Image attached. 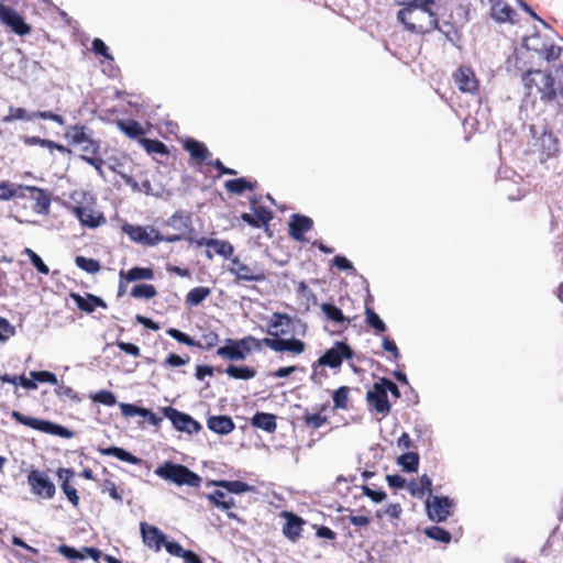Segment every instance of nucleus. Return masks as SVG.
I'll list each match as a JSON object with an SVG mask.
<instances>
[{"label": "nucleus", "mask_w": 563, "mask_h": 563, "mask_svg": "<svg viewBox=\"0 0 563 563\" xmlns=\"http://www.w3.org/2000/svg\"><path fill=\"white\" fill-rule=\"evenodd\" d=\"M56 475L60 479V488L67 500L77 508L79 506L80 498L77 489L70 484V479L75 476V471L73 468L59 467Z\"/></svg>", "instance_id": "nucleus-19"}, {"label": "nucleus", "mask_w": 563, "mask_h": 563, "mask_svg": "<svg viewBox=\"0 0 563 563\" xmlns=\"http://www.w3.org/2000/svg\"><path fill=\"white\" fill-rule=\"evenodd\" d=\"M155 475L162 479L173 483L177 486L199 487L202 478L199 474L191 471L184 464L165 461L154 471Z\"/></svg>", "instance_id": "nucleus-1"}, {"label": "nucleus", "mask_w": 563, "mask_h": 563, "mask_svg": "<svg viewBox=\"0 0 563 563\" xmlns=\"http://www.w3.org/2000/svg\"><path fill=\"white\" fill-rule=\"evenodd\" d=\"M157 295V290L152 284H136L131 289V296L135 299L150 300Z\"/></svg>", "instance_id": "nucleus-47"}, {"label": "nucleus", "mask_w": 563, "mask_h": 563, "mask_svg": "<svg viewBox=\"0 0 563 563\" xmlns=\"http://www.w3.org/2000/svg\"><path fill=\"white\" fill-rule=\"evenodd\" d=\"M434 30L442 33L452 45L459 47V43L461 42L462 38L461 32L453 23L449 21H445L442 24H440L437 14L435 16H432L430 19V23L427 25H411V32L417 34H427Z\"/></svg>", "instance_id": "nucleus-6"}, {"label": "nucleus", "mask_w": 563, "mask_h": 563, "mask_svg": "<svg viewBox=\"0 0 563 563\" xmlns=\"http://www.w3.org/2000/svg\"><path fill=\"white\" fill-rule=\"evenodd\" d=\"M5 2L10 3L11 0L0 1V22L10 27L16 35L23 36L29 34L32 30L31 26L18 11L5 4Z\"/></svg>", "instance_id": "nucleus-8"}, {"label": "nucleus", "mask_w": 563, "mask_h": 563, "mask_svg": "<svg viewBox=\"0 0 563 563\" xmlns=\"http://www.w3.org/2000/svg\"><path fill=\"white\" fill-rule=\"evenodd\" d=\"M30 375L36 380V384L46 383L56 386L58 383L56 374L49 371H32Z\"/></svg>", "instance_id": "nucleus-59"}, {"label": "nucleus", "mask_w": 563, "mask_h": 563, "mask_svg": "<svg viewBox=\"0 0 563 563\" xmlns=\"http://www.w3.org/2000/svg\"><path fill=\"white\" fill-rule=\"evenodd\" d=\"M75 264L78 268L89 273L96 274L101 269V264L98 260L78 255L75 257Z\"/></svg>", "instance_id": "nucleus-50"}, {"label": "nucleus", "mask_w": 563, "mask_h": 563, "mask_svg": "<svg viewBox=\"0 0 563 563\" xmlns=\"http://www.w3.org/2000/svg\"><path fill=\"white\" fill-rule=\"evenodd\" d=\"M15 120L33 121L35 120L34 111L30 112L25 108L9 107V112L2 118L3 123H11Z\"/></svg>", "instance_id": "nucleus-46"}, {"label": "nucleus", "mask_w": 563, "mask_h": 563, "mask_svg": "<svg viewBox=\"0 0 563 563\" xmlns=\"http://www.w3.org/2000/svg\"><path fill=\"white\" fill-rule=\"evenodd\" d=\"M24 187L19 185L16 186L10 181L0 183V200H10L18 196V190H22Z\"/></svg>", "instance_id": "nucleus-55"}, {"label": "nucleus", "mask_w": 563, "mask_h": 563, "mask_svg": "<svg viewBox=\"0 0 563 563\" xmlns=\"http://www.w3.org/2000/svg\"><path fill=\"white\" fill-rule=\"evenodd\" d=\"M201 338V346L197 347L205 351H210L211 349L216 347L220 341L219 334L213 330L203 332Z\"/></svg>", "instance_id": "nucleus-58"}, {"label": "nucleus", "mask_w": 563, "mask_h": 563, "mask_svg": "<svg viewBox=\"0 0 563 563\" xmlns=\"http://www.w3.org/2000/svg\"><path fill=\"white\" fill-rule=\"evenodd\" d=\"M302 420H303L306 426L312 427L314 429H318V428H320L321 426H323L324 423L328 422V418L325 416H322L319 412H317V413L306 412L302 416Z\"/></svg>", "instance_id": "nucleus-61"}, {"label": "nucleus", "mask_w": 563, "mask_h": 563, "mask_svg": "<svg viewBox=\"0 0 563 563\" xmlns=\"http://www.w3.org/2000/svg\"><path fill=\"white\" fill-rule=\"evenodd\" d=\"M228 272L235 276V282H264L266 279V271L255 262L253 265H246L239 257L231 258V265Z\"/></svg>", "instance_id": "nucleus-4"}, {"label": "nucleus", "mask_w": 563, "mask_h": 563, "mask_svg": "<svg viewBox=\"0 0 563 563\" xmlns=\"http://www.w3.org/2000/svg\"><path fill=\"white\" fill-rule=\"evenodd\" d=\"M283 516L286 519L283 526V534L291 542H297L301 537L302 526L306 521L291 511H283Z\"/></svg>", "instance_id": "nucleus-21"}, {"label": "nucleus", "mask_w": 563, "mask_h": 563, "mask_svg": "<svg viewBox=\"0 0 563 563\" xmlns=\"http://www.w3.org/2000/svg\"><path fill=\"white\" fill-rule=\"evenodd\" d=\"M207 499L218 509L225 510L227 516L230 519L239 520L238 516L234 512H230L229 510L235 507V500L233 497L228 496L227 492L221 489H216L210 494L206 495Z\"/></svg>", "instance_id": "nucleus-24"}, {"label": "nucleus", "mask_w": 563, "mask_h": 563, "mask_svg": "<svg viewBox=\"0 0 563 563\" xmlns=\"http://www.w3.org/2000/svg\"><path fill=\"white\" fill-rule=\"evenodd\" d=\"M530 132L534 139L538 140L540 152L542 155L541 161L554 157L560 153V140L553 134L551 130L544 129L540 136L534 125L530 128Z\"/></svg>", "instance_id": "nucleus-11"}, {"label": "nucleus", "mask_w": 563, "mask_h": 563, "mask_svg": "<svg viewBox=\"0 0 563 563\" xmlns=\"http://www.w3.org/2000/svg\"><path fill=\"white\" fill-rule=\"evenodd\" d=\"M183 147L189 153L190 157L198 163L207 162L210 156V152L206 144L194 137H187L183 142Z\"/></svg>", "instance_id": "nucleus-31"}, {"label": "nucleus", "mask_w": 563, "mask_h": 563, "mask_svg": "<svg viewBox=\"0 0 563 563\" xmlns=\"http://www.w3.org/2000/svg\"><path fill=\"white\" fill-rule=\"evenodd\" d=\"M186 241H188L189 243H195L197 246L212 247L218 255L224 257L225 260L233 258L232 255L234 253V247L229 241L205 236H201L199 239L186 236Z\"/></svg>", "instance_id": "nucleus-13"}, {"label": "nucleus", "mask_w": 563, "mask_h": 563, "mask_svg": "<svg viewBox=\"0 0 563 563\" xmlns=\"http://www.w3.org/2000/svg\"><path fill=\"white\" fill-rule=\"evenodd\" d=\"M428 517L435 522H443L452 515L453 500L448 496H433L432 503H426Z\"/></svg>", "instance_id": "nucleus-12"}, {"label": "nucleus", "mask_w": 563, "mask_h": 563, "mask_svg": "<svg viewBox=\"0 0 563 563\" xmlns=\"http://www.w3.org/2000/svg\"><path fill=\"white\" fill-rule=\"evenodd\" d=\"M361 488L363 495L368 497L375 504L383 503L387 498V495L383 489L375 490L367 485H363Z\"/></svg>", "instance_id": "nucleus-64"}, {"label": "nucleus", "mask_w": 563, "mask_h": 563, "mask_svg": "<svg viewBox=\"0 0 563 563\" xmlns=\"http://www.w3.org/2000/svg\"><path fill=\"white\" fill-rule=\"evenodd\" d=\"M122 230L125 234L129 235V238L133 242L142 244V245H146L147 234H148V232L146 231V228L141 227V225H133V224L125 223L122 227Z\"/></svg>", "instance_id": "nucleus-45"}, {"label": "nucleus", "mask_w": 563, "mask_h": 563, "mask_svg": "<svg viewBox=\"0 0 563 563\" xmlns=\"http://www.w3.org/2000/svg\"><path fill=\"white\" fill-rule=\"evenodd\" d=\"M353 356L354 351L346 341H336L332 347L325 350L316 361V365L331 369H340L343 361L351 360Z\"/></svg>", "instance_id": "nucleus-3"}, {"label": "nucleus", "mask_w": 563, "mask_h": 563, "mask_svg": "<svg viewBox=\"0 0 563 563\" xmlns=\"http://www.w3.org/2000/svg\"><path fill=\"white\" fill-rule=\"evenodd\" d=\"M277 417L274 413L256 411L251 418V424L265 432L273 433L277 429Z\"/></svg>", "instance_id": "nucleus-33"}, {"label": "nucleus", "mask_w": 563, "mask_h": 563, "mask_svg": "<svg viewBox=\"0 0 563 563\" xmlns=\"http://www.w3.org/2000/svg\"><path fill=\"white\" fill-rule=\"evenodd\" d=\"M11 418L20 424L26 426L33 430L41 431L46 434L56 435L63 439H70L74 437V432L62 424L49 420L25 416L18 410L11 411Z\"/></svg>", "instance_id": "nucleus-2"}, {"label": "nucleus", "mask_w": 563, "mask_h": 563, "mask_svg": "<svg viewBox=\"0 0 563 563\" xmlns=\"http://www.w3.org/2000/svg\"><path fill=\"white\" fill-rule=\"evenodd\" d=\"M549 41L550 38L543 37L540 32L536 31L532 35L523 37L522 46L540 55L544 52V47Z\"/></svg>", "instance_id": "nucleus-41"}, {"label": "nucleus", "mask_w": 563, "mask_h": 563, "mask_svg": "<svg viewBox=\"0 0 563 563\" xmlns=\"http://www.w3.org/2000/svg\"><path fill=\"white\" fill-rule=\"evenodd\" d=\"M312 228L313 221L310 217L300 213H294L290 216L288 233L292 240L303 242L305 233L310 231Z\"/></svg>", "instance_id": "nucleus-14"}, {"label": "nucleus", "mask_w": 563, "mask_h": 563, "mask_svg": "<svg viewBox=\"0 0 563 563\" xmlns=\"http://www.w3.org/2000/svg\"><path fill=\"white\" fill-rule=\"evenodd\" d=\"M225 189L234 195H242L244 191H253L256 188V181H251L245 177L229 179L224 183Z\"/></svg>", "instance_id": "nucleus-39"}, {"label": "nucleus", "mask_w": 563, "mask_h": 563, "mask_svg": "<svg viewBox=\"0 0 563 563\" xmlns=\"http://www.w3.org/2000/svg\"><path fill=\"white\" fill-rule=\"evenodd\" d=\"M211 294V289L205 286L192 288L186 295L185 302L189 307H196L202 303Z\"/></svg>", "instance_id": "nucleus-44"}, {"label": "nucleus", "mask_w": 563, "mask_h": 563, "mask_svg": "<svg viewBox=\"0 0 563 563\" xmlns=\"http://www.w3.org/2000/svg\"><path fill=\"white\" fill-rule=\"evenodd\" d=\"M101 493H108L110 497L118 504L123 503L122 492H120L117 485L111 479H104L101 484Z\"/></svg>", "instance_id": "nucleus-56"}, {"label": "nucleus", "mask_w": 563, "mask_h": 563, "mask_svg": "<svg viewBox=\"0 0 563 563\" xmlns=\"http://www.w3.org/2000/svg\"><path fill=\"white\" fill-rule=\"evenodd\" d=\"M369 409L384 416L388 415L391 410V404L388 399L386 386L382 384V377L378 382L374 383L373 389L366 393L365 397Z\"/></svg>", "instance_id": "nucleus-10"}, {"label": "nucleus", "mask_w": 563, "mask_h": 563, "mask_svg": "<svg viewBox=\"0 0 563 563\" xmlns=\"http://www.w3.org/2000/svg\"><path fill=\"white\" fill-rule=\"evenodd\" d=\"M432 4H429V10L422 11V8H417V13L408 15L407 23H413L415 26L427 25L430 23V19L435 16V12L432 11Z\"/></svg>", "instance_id": "nucleus-49"}, {"label": "nucleus", "mask_w": 563, "mask_h": 563, "mask_svg": "<svg viewBox=\"0 0 563 563\" xmlns=\"http://www.w3.org/2000/svg\"><path fill=\"white\" fill-rule=\"evenodd\" d=\"M57 552L70 561H75V560L82 561L86 559V555L80 550H78L74 547H70L68 544H60L57 548Z\"/></svg>", "instance_id": "nucleus-57"}, {"label": "nucleus", "mask_w": 563, "mask_h": 563, "mask_svg": "<svg viewBox=\"0 0 563 563\" xmlns=\"http://www.w3.org/2000/svg\"><path fill=\"white\" fill-rule=\"evenodd\" d=\"M398 5L402 9L398 11L397 19L401 22L405 27L411 32V25L413 23H407L408 15L417 13V8H422V11L429 10V4H433L434 0H395Z\"/></svg>", "instance_id": "nucleus-15"}, {"label": "nucleus", "mask_w": 563, "mask_h": 563, "mask_svg": "<svg viewBox=\"0 0 563 563\" xmlns=\"http://www.w3.org/2000/svg\"><path fill=\"white\" fill-rule=\"evenodd\" d=\"M207 428L219 435H227L235 429V423L230 416H210L207 419Z\"/></svg>", "instance_id": "nucleus-27"}, {"label": "nucleus", "mask_w": 563, "mask_h": 563, "mask_svg": "<svg viewBox=\"0 0 563 563\" xmlns=\"http://www.w3.org/2000/svg\"><path fill=\"white\" fill-rule=\"evenodd\" d=\"M208 486H217L219 488L224 489L229 494L241 495L249 492H255L256 488L253 485L247 484L242 481H228V479H219V481H210L208 482Z\"/></svg>", "instance_id": "nucleus-29"}, {"label": "nucleus", "mask_w": 563, "mask_h": 563, "mask_svg": "<svg viewBox=\"0 0 563 563\" xmlns=\"http://www.w3.org/2000/svg\"><path fill=\"white\" fill-rule=\"evenodd\" d=\"M424 534L434 541L445 544L450 543L452 539L450 531L439 526L427 527Z\"/></svg>", "instance_id": "nucleus-48"}, {"label": "nucleus", "mask_w": 563, "mask_h": 563, "mask_svg": "<svg viewBox=\"0 0 563 563\" xmlns=\"http://www.w3.org/2000/svg\"><path fill=\"white\" fill-rule=\"evenodd\" d=\"M350 388L347 386H340L332 394L333 408L334 409H346L349 401Z\"/></svg>", "instance_id": "nucleus-53"}, {"label": "nucleus", "mask_w": 563, "mask_h": 563, "mask_svg": "<svg viewBox=\"0 0 563 563\" xmlns=\"http://www.w3.org/2000/svg\"><path fill=\"white\" fill-rule=\"evenodd\" d=\"M139 144L148 154H159L162 156L169 154L167 145L157 139L141 137L139 139Z\"/></svg>", "instance_id": "nucleus-43"}, {"label": "nucleus", "mask_w": 563, "mask_h": 563, "mask_svg": "<svg viewBox=\"0 0 563 563\" xmlns=\"http://www.w3.org/2000/svg\"><path fill=\"white\" fill-rule=\"evenodd\" d=\"M454 82L463 92H475L477 90V80L470 67L461 66L454 73Z\"/></svg>", "instance_id": "nucleus-25"}, {"label": "nucleus", "mask_w": 563, "mask_h": 563, "mask_svg": "<svg viewBox=\"0 0 563 563\" xmlns=\"http://www.w3.org/2000/svg\"><path fill=\"white\" fill-rule=\"evenodd\" d=\"M253 214L243 212L241 214V220L245 222L247 225L261 229L264 228L265 231L269 230L268 223L273 219V212L266 207L260 206L253 209Z\"/></svg>", "instance_id": "nucleus-16"}, {"label": "nucleus", "mask_w": 563, "mask_h": 563, "mask_svg": "<svg viewBox=\"0 0 563 563\" xmlns=\"http://www.w3.org/2000/svg\"><path fill=\"white\" fill-rule=\"evenodd\" d=\"M117 128L129 139L137 140L144 137L145 129L140 122L133 119H122L117 121Z\"/></svg>", "instance_id": "nucleus-35"}, {"label": "nucleus", "mask_w": 563, "mask_h": 563, "mask_svg": "<svg viewBox=\"0 0 563 563\" xmlns=\"http://www.w3.org/2000/svg\"><path fill=\"white\" fill-rule=\"evenodd\" d=\"M55 394L58 397H64L65 396V397L71 399L75 402H80L81 401V397L78 395V393H76L71 387L65 386L64 384L57 383V385L55 387Z\"/></svg>", "instance_id": "nucleus-63"}, {"label": "nucleus", "mask_w": 563, "mask_h": 563, "mask_svg": "<svg viewBox=\"0 0 563 563\" xmlns=\"http://www.w3.org/2000/svg\"><path fill=\"white\" fill-rule=\"evenodd\" d=\"M97 451L104 456H114L115 459L126 462L132 465H140L143 463V460L128 450L120 448V446H108V448H98Z\"/></svg>", "instance_id": "nucleus-30"}, {"label": "nucleus", "mask_w": 563, "mask_h": 563, "mask_svg": "<svg viewBox=\"0 0 563 563\" xmlns=\"http://www.w3.org/2000/svg\"><path fill=\"white\" fill-rule=\"evenodd\" d=\"M121 276L125 277L128 282L137 280H152L155 277L154 269L152 267L133 266L129 271L121 269Z\"/></svg>", "instance_id": "nucleus-38"}, {"label": "nucleus", "mask_w": 563, "mask_h": 563, "mask_svg": "<svg viewBox=\"0 0 563 563\" xmlns=\"http://www.w3.org/2000/svg\"><path fill=\"white\" fill-rule=\"evenodd\" d=\"M562 51L563 48L561 46L553 44V42L550 40L544 47V52H542L540 56L550 63L560 58Z\"/></svg>", "instance_id": "nucleus-60"}, {"label": "nucleus", "mask_w": 563, "mask_h": 563, "mask_svg": "<svg viewBox=\"0 0 563 563\" xmlns=\"http://www.w3.org/2000/svg\"><path fill=\"white\" fill-rule=\"evenodd\" d=\"M321 311L325 314L327 319L342 325L344 329L347 328L350 319L344 316L343 311L331 302H323L321 305Z\"/></svg>", "instance_id": "nucleus-37"}, {"label": "nucleus", "mask_w": 563, "mask_h": 563, "mask_svg": "<svg viewBox=\"0 0 563 563\" xmlns=\"http://www.w3.org/2000/svg\"><path fill=\"white\" fill-rule=\"evenodd\" d=\"M250 338L242 339H225L224 345L219 346L216 355L230 362L244 361L252 352V346L249 345Z\"/></svg>", "instance_id": "nucleus-5"}, {"label": "nucleus", "mask_w": 563, "mask_h": 563, "mask_svg": "<svg viewBox=\"0 0 563 563\" xmlns=\"http://www.w3.org/2000/svg\"><path fill=\"white\" fill-rule=\"evenodd\" d=\"M168 227H172L176 230H185L189 232H195L192 227L191 214L184 212L183 210H177L173 213L166 221Z\"/></svg>", "instance_id": "nucleus-36"}, {"label": "nucleus", "mask_w": 563, "mask_h": 563, "mask_svg": "<svg viewBox=\"0 0 563 563\" xmlns=\"http://www.w3.org/2000/svg\"><path fill=\"white\" fill-rule=\"evenodd\" d=\"M162 413L172 422L173 427L179 432L195 434L202 429V426L199 421L194 419L189 413L179 411L176 408L163 407Z\"/></svg>", "instance_id": "nucleus-7"}, {"label": "nucleus", "mask_w": 563, "mask_h": 563, "mask_svg": "<svg viewBox=\"0 0 563 563\" xmlns=\"http://www.w3.org/2000/svg\"><path fill=\"white\" fill-rule=\"evenodd\" d=\"M365 318L367 325L373 328L377 333H384L387 330L382 318L368 306L365 308Z\"/></svg>", "instance_id": "nucleus-52"}, {"label": "nucleus", "mask_w": 563, "mask_h": 563, "mask_svg": "<svg viewBox=\"0 0 563 563\" xmlns=\"http://www.w3.org/2000/svg\"><path fill=\"white\" fill-rule=\"evenodd\" d=\"M540 75L542 76V84L537 87L538 91L540 93V100L545 104L552 103L558 98V90L555 88V78L552 76L551 71H549V70H545V71L541 70Z\"/></svg>", "instance_id": "nucleus-26"}, {"label": "nucleus", "mask_w": 563, "mask_h": 563, "mask_svg": "<svg viewBox=\"0 0 563 563\" xmlns=\"http://www.w3.org/2000/svg\"><path fill=\"white\" fill-rule=\"evenodd\" d=\"M74 213L79 222L89 229H96L107 222V219L102 212H95L82 206L74 207Z\"/></svg>", "instance_id": "nucleus-22"}, {"label": "nucleus", "mask_w": 563, "mask_h": 563, "mask_svg": "<svg viewBox=\"0 0 563 563\" xmlns=\"http://www.w3.org/2000/svg\"><path fill=\"white\" fill-rule=\"evenodd\" d=\"M228 376L234 379L249 380L255 377L256 371L247 365L229 364L225 369H222Z\"/></svg>", "instance_id": "nucleus-40"}, {"label": "nucleus", "mask_w": 563, "mask_h": 563, "mask_svg": "<svg viewBox=\"0 0 563 563\" xmlns=\"http://www.w3.org/2000/svg\"><path fill=\"white\" fill-rule=\"evenodd\" d=\"M166 333L178 343L185 344L190 347L201 346V341L194 340L187 333L180 331L176 328H169L166 330Z\"/></svg>", "instance_id": "nucleus-51"}, {"label": "nucleus", "mask_w": 563, "mask_h": 563, "mask_svg": "<svg viewBox=\"0 0 563 563\" xmlns=\"http://www.w3.org/2000/svg\"><path fill=\"white\" fill-rule=\"evenodd\" d=\"M493 4L490 8V16L498 23H511L514 24V16L516 11L503 0H489Z\"/></svg>", "instance_id": "nucleus-28"}, {"label": "nucleus", "mask_w": 563, "mask_h": 563, "mask_svg": "<svg viewBox=\"0 0 563 563\" xmlns=\"http://www.w3.org/2000/svg\"><path fill=\"white\" fill-rule=\"evenodd\" d=\"M266 343L268 344V342ZM269 345L273 346L274 352H288L295 355H299L306 351V343L295 336L289 339L282 336L279 339H273V341H269Z\"/></svg>", "instance_id": "nucleus-23"}, {"label": "nucleus", "mask_w": 563, "mask_h": 563, "mask_svg": "<svg viewBox=\"0 0 563 563\" xmlns=\"http://www.w3.org/2000/svg\"><path fill=\"white\" fill-rule=\"evenodd\" d=\"M90 398L95 402H98V404H101V405H104L108 407H112L117 404V397H115L114 393L107 390V389H101V390L97 391L96 394L90 395Z\"/></svg>", "instance_id": "nucleus-54"}, {"label": "nucleus", "mask_w": 563, "mask_h": 563, "mask_svg": "<svg viewBox=\"0 0 563 563\" xmlns=\"http://www.w3.org/2000/svg\"><path fill=\"white\" fill-rule=\"evenodd\" d=\"M27 484L36 496L51 499L56 493V487L47 473L40 470H32L27 475Z\"/></svg>", "instance_id": "nucleus-9"}, {"label": "nucleus", "mask_w": 563, "mask_h": 563, "mask_svg": "<svg viewBox=\"0 0 563 563\" xmlns=\"http://www.w3.org/2000/svg\"><path fill=\"white\" fill-rule=\"evenodd\" d=\"M119 407L121 409V413L126 418L140 416L154 427H158L163 421V419L159 416H157L152 410L145 407L126 402H120Z\"/></svg>", "instance_id": "nucleus-20"}, {"label": "nucleus", "mask_w": 563, "mask_h": 563, "mask_svg": "<svg viewBox=\"0 0 563 563\" xmlns=\"http://www.w3.org/2000/svg\"><path fill=\"white\" fill-rule=\"evenodd\" d=\"M420 456L417 452H406L397 457V464L404 472L415 473L418 471Z\"/></svg>", "instance_id": "nucleus-42"}, {"label": "nucleus", "mask_w": 563, "mask_h": 563, "mask_svg": "<svg viewBox=\"0 0 563 563\" xmlns=\"http://www.w3.org/2000/svg\"><path fill=\"white\" fill-rule=\"evenodd\" d=\"M91 51L98 56H102L108 60H113V56L109 53L107 44L101 38L96 37L92 40Z\"/></svg>", "instance_id": "nucleus-62"}, {"label": "nucleus", "mask_w": 563, "mask_h": 563, "mask_svg": "<svg viewBox=\"0 0 563 563\" xmlns=\"http://www.w3.org/2000/svg\"><path fill=\"white\" fill-rule=\"evenodd\" d=\"M140 530L143 543L154 549L155 551H159L165 543L166 534L155 526L148 525L146 522L140 523Z\"/></svg>", "instance_id": "nucleus-18"}, {"label": "nucleus", "mask_w": 563, "mask_h": 563, "mask_svg": "<svg viewBox=\"0 0 563 563\" xmlns=\"http://www.w3.org/2000/svg\"><path fill=\"white\" fill-rule=\"evenodd\" d=\"M93 131L82 124L69 125L65 131V137L71 145L84 144L92 136Z\"/></svg>", "instance_id": "nucleus-34"}, {"label": "nucleus", "mask_w": 563, "mask_h": 563, "mask_svg": "<svg viewBox=\"0 0 563 563\" xmlns=\"http://www.w3.org/2000/svg\"><path fill=\"white\" fill-rule=\"evenodd\" d=\"M70 298L76 303V307L86 313H92L97 308H108L107 302L101 297L90 292H86L85 296L78 292H70Z\"/></svg>", "instance_id": "nucleus-17"}, {"label": "nucleus", "mask_w": 563, "mask_h": 563, "mask_svg": "<svg viewBox=\"0 0 563 563\" xmlns=\"http://www.w3.org/2000/svg\"><path fill=\"white\" fill-rule=\"evenodd\" d=\"M291 322V318L287 313L274 312L268 321L266 333L269 334L271 339H279L282 335L287 334L284 329H278L282 325H288Z\"/></svg>", "instance_id": "nucleus-32"}]
</instances>
